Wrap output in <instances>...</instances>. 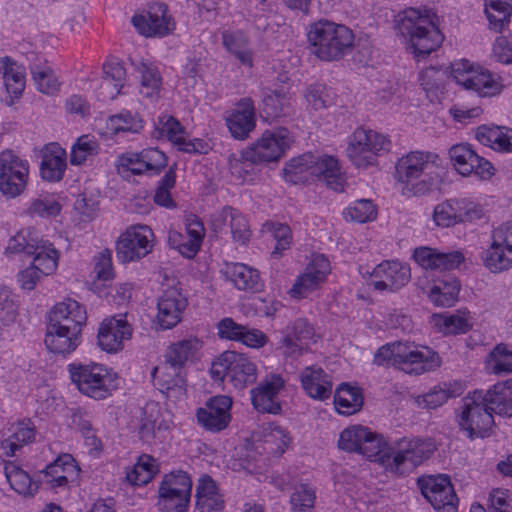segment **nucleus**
<instances>
[{
	"instance_id": "obj_1",
	"label": "nucleus",
	"mask_w": 512,
	"mask_h": 512,
	"mask_svg": "<svg viewBox=\"0 0 512 512\" xmlns=\"http://www.w3.org/2000/svg\"><path fill=\"white\" fill-rule=\"evenodd\" d=\"M284 179L293 184L324 180L329 188L343 192L345 177L339 161L333 156L303 154L292 158L283 168Z\"/></svg>"
},
{
	"instance_id": "obj_2",
	"label": "nucleus",
	"mask_w": 512,
	"mask_h": 512,
	"mask_svg": "<svg viewBox=\"0 0 512 512\" xmlns=\"http://www.w3.org/2000/svg\"><path fill=\"white\" fill-rule=\"evenodd\" d=\"M491 389L475 390L462 399L458 414L460 430L473 440L490 436L495 425L493 413L498 414L497 402L490 395Z\"/></svg>"
},
{
	"instance_id": "obj_3",
	"label": "nucleus",
	"mask_w": 512,
	"mask_h": 512,
	"mask_svg": "<svg viewBox=\"0 0 512 512\" xmlns=\"http://www.w3.org/2000/svg\"><path fill=\"white\" fill-rule=\"evenodd\" d=\"M397 29L409 38L410 47L419 61L435 51L443 41V35L434 23L433 16L422 14L414 8L406 9L397 21Z\"/></svg>"
},
{
	"instance_id": "obj_4",
	"label": "nucleus",
	"mask_w": 512,
	"mask_h": 512,
	"mask_svg": "<svg viewBox=\"0 0 512 512\" xmlns=\"http://www.w3.org/2000/svg\"><path fill=\"white\" fill-rule=\"evenodd\" d=\"M307 38L312 53L323 61L341 59L354 42L353 32L348 27L328 20L311 24Z\"/></svg>"
},
{
	"instance_id": "obj_5",
	"label": "nucleus",
	"mask_w": 512,
	"mask_h": 512,
	"mask_svg": "<svg viewBox=\"0 0 512 512\" xmlns=\"http://www.w3.org/2000/svg\"><path fill=\"white\" fill-rule=\"evenodd\" d=\"M435 450L434 445L420 438H402L393 446H386L380 454L378 462L389 473L406 475L430 458Z\"/></svg>"
},
{
	"instance_id": "obj_6",
	"label": "nucleus",
	"mask_w": 512,
	"mask_h": 512,
	"mask_svg": "<svg viewBox=\"0 0 512 512\" xmlns=\"http://www.w3.org/2000/svg\"><path fill=\"white\" fill-rule=\"evenodd\" d=\"M67 369L78 391L94 400L107 399L118 388L117 374L103 364L70 363Z\"/></svg>"
},
{
	"instance_id": "obj_7",
	"label": "nucleus",
	"mask_w": 512,
	"mask_h": 512,
	"mask_svg": "<svg viewBox=\"0 0 512 512\" xmlns=\"http://www.w3.org/2000/svg\"><path fill=\"white\" fill-rule=\"evenodd\" d=\"M209 372L214 381L227 380L240 391L254 384L258 377L257 365L251 358L230 350L224 351L213 360Z\"/></svg>"
},
{
	"instance_id": "obj_8",
	"label": "nucleus",
	"mask_w": 512,
	"mask_h": 512,
	"mask_svg": "<svg viewBox=\"0 0 512 512\" xmlns=\"http://www.w3.org/2000/svg\"><path fill=\"white\" fill-rule=\"evenodd\" d=\"M390 138L378 131L357 128L348 138L346 154L357 168H368L377 164V159L390 152Z\"/></svg>"
},
{
	"instance_id": "obj_9",
	"label": "nucleus",
	"mask_w": 512,
	"mask_h": 512,
	"mask_svg": "<svg viewBox=\"0 0 512 512\" xmlns=\"http://www.w3.org/2000/svg\"><path fill=\"white\" fill-rule=\"evenodd\" d=\"M437 159L438 156L432 152L412 151L397 161L395 179L402 185L403 196L422 195L430 190V184L419 179Z\"/></svg>"
},
{
	"instance_id": "obj_10",
	"label": "nucleus",
	"mask_w": 512,
	"mask_h": 512,
	"mask_svg": "<svg viewBox=\"0 0 512 512\" xmlns=\"http://www.w3.org/2000/svg\"><path fill=\"white\" fill-rule=\"evenodd\" d=\"M450 76L460 86L475 91L482 97L501 92L502 85L488 70L475 66L466 59L451 63Z\"/></svg>"
},
{
	"instance_id": "obj_11",
	"label": "nucleus",
	"mask_w": 512,
	"mask_h": 512,
	"mask_svg": "<svg viewBox=\"0 0 512 512\" xmlns=\"http://www.w3.org/2000/svg\"><path fill=\"white\" fill-rule=\"evenodd\" d=\"M192 481L184 471L166 474L158 489L157 506L161 512H187Z\"/></svg>"
},
{
	"instance_id": "obj_12",
	"label": "nucleus",
	"mask_w": 512,
	"mask_h": 512,
	"mask_svg": "<svg viewBox=\"0 0 512 512\" xmlns=\"http://www.w3.org/2000/svg\"><path fill=\"white\" fill-rule=\"evenodd\" d=\"M154 233L147 225L129 226L120 234L115 244L116 257L120 263L136 262L153 250Z\"/></svg>"
},
{
	"instance_id": "obj_13",
	"label": "nucleus",
	"mask_w": 512,
	"mask_h": 512,
	"mask_svg": "<svg viewBox=\"0 0 512 512\" xmlns=\"http://www.w3.org/2000/svg\"><path fill=\"white\" fill-rule=\"evenodd\" d=\"M386 446L387 441L383 435L362 425H353L344 429L338 440V447L341 450L358 453L375 461H378Z\"/></svg>"
},
{
	"instance_id": "obj_14",
	"label": "nucleus",
	"mask_w": 512,
	"mask_h": 512,
	"mask_svg": "<svg viewBox=\"0 0 512 512\" xmlns=\"http://www.w3.org/2000/svg\"><path fill=\"white\" fill-rule=\"evenodd\" d=\"M29 179V163L12 150L0 153V192L9 199L20 196Z\"/></svg>"
},
{
	"instance_id": "obj_15",
	"label": "nucleus",
	"mask_w": 512,
	"mask_h": 512,
	"mask_svg": "<svg viewBox=\"0 0 512 512\" xmlns=\"http://www.w3.org/2000/svg\"><path fill=\"white\" fill-rule=\"evenodd\" d=\"M396 366L408 374L420 375L440 366L439 355L427 347L403 342L392 343Z\"/></svg>"
},
{
	"instance_id": "obj_16",
	"label": "nucleus",
	"mask_w": 512,
	"mask_h": 512,
	"mask_svg": "<svg viewBox=\"0 0 512 512\" xmlns=\"http://www.w3.org/2000/svg\"><path fill=\"white\" fill-rule=\"evenodd\" d=\"M491 238L483 256L485 266L493 273L508 270L512 267V221L494 228Z\"/></svg>"
},
{
	"instance_id": "obj_17",
	"label": "nucleus",
	"mask_w": 512,
	"mask_h": 512,
	"mask_svg": "<svg viewBox=\"0 0 512 512\" xmlns=\"http://www.w3.org/2000/svg\"><path fill=\"white\" fill-rule=\"evenodd\" d=\"M292 142L291 133L284 127L266 130L248 148V154L253 155L258 163L278 161L290 148Z\"/></svg>"
},
{
	"instance_id": "obj_18",
	"label": "nucleus",
	"mask_w": 512,
	"mask_h": 512,
	"mask_svg": "<svg viewBox=\"0 0 512 512\" xmlns=\"http://www.w3.org/2000/svg\"><path fill=\"white\" fill-rule=\"evenodd\" d=\"M131 22L145 37H165L174 31L176 25L167 5L160 2L149 4L147 11L134 15Z\"/></svg>"
},
{
	"instance_id": "obj_19",
	"label": "nucleus",
	"mask_w": 512,
	"mask_h": 512,
	"mask_svg": "<svg viewBox=\"0 0 512 512\" xmlns=\"http://www.w3.org/2000/svg\"><path fill=\"white\" fill-rule=\"evenodd\" d=\"M450 160L456 171L462 176L475 175L487 180L494 175L490 161L478 155L469 144H456L449 149Z\"/></svg>"
},
{
	"instance_id": "obj_20",
	"label": "nucleus",
	"mask_w": 512,
	"mask_h": 512,
	"mask_svg": "<svg viewBox=\"0 0 512 512\" xmlns=\"http://www.w3.org/2000/svg\"><path fill=\"white\" fill-rule=\"evenodd\" d=\"M421 492L437 512H456L458 498L447 475L419 480Z\"/></svg>"
},
{
	"instance_id": "obj_21",
	"label": "nucleus",
	"mask_w": 512,
	"mask_h": 512,
	"mask_svg": "<svg viewBox=\"0 0 512 512\" xmlns=\"http://www.w3.org/2000/svg\"><path fill=\"white\" fill-rule=\"evenodd\" d=\"M331 271L329 260L322 254L315 255L304 272L300 274L289 290L292 298L302 299L319 290Z\"/></svg>"
},
{
	"instance_id": "obj_22",
	"label": "nucleus",
	"mask_w": 512,
	"mask_h": 512,
	"mask_svg": "<svg viewBox=\"0 0 512 512\" xmlns=\"http://www.w3.org/2000/svg\"><path fill=\"white\" fill-rule=\"evenodd\" d=\"M232 398L218 395L210 398L203 407L196 410L198 425L209 432H220L231 421Z\"/></svg>"
},
{
	"instance_id": "obj_23",
	"label": "nucleus",
	"mask_w": 512,
	"mask_h": 512,
	"mask_svg": "<svg viewBox=\"0 0 512 512\" xmlns=\"http://www.w3.org/2000/svg\"><path fill=\"white\" fill-rule=\"evenodd\" d=\"M80 468L70 454L59 455L41 472V482L54 492L67 490L69 484L78 478Z\"/></svg>"
},
{
	"instance_id": "obj_24",
	"label": "nucleus",
	"mask_w": 512,
	"mask_h": 512,
	"mask_svg": "<svg viewBox=\"0 0 512 512\" xmlns=\"http://www.w3.org/2000/svg\"><path fill=\"white\" fill-rule=\"evenodd\" d=\"M370 285L378 291L396 292L406 286L411 279V270L408 264L398 260H386L378 264L373 270Z\"/></svg>"
},
{
	"instance_id": "obj_25",
	"label": "nucleus",
	"mask_w": 512,
	"mask_h": 512,
	"mask_svg": "<svg viewBox=\"0 0 512 512\" xmlns=\"http://www.w3.org/2000/svg\"><path fill=\"white\" fill-rule=\"evenodd\" d=\"M133 328L127 320L126 314H119L105 319L98 330V345L109 353L117 352L123 348V343L131 339Z\"/></svg>"
},
{
	"instance_id": "obj_26",
	"label": "nucleus",
	"mask_w": 512,
	"mask_h": 512,
	"mask_svg": "<svg viewBox=\"0 0 512 512\" xmlns=\"http://www.w3.org/2000/svg\"><path fill=\"white\" fill-rule=\"evenodd\" d=\"M284 389V380L280 375L273 374L263 379L255 388L251 389V402L255 410L260 413L280 414V392Z\"/></svg>"
},
{
	"instance_id": "obj_27",
	"label": "nucleus",
	"mask_w": 512,
	"mask_h": 512,
	"mask_svg": "<svg viewBox=\"0 0 512 512\" xmlns=\"http://www.w3.org/2000/svg\"><path fill=\"white\" fill-rule=\"evenodd\" d=\"M205 228L203 223L197 217L193 216L187 219L185 232L169 230L167 241L171 248L177 250L184 257L191 259L200 250Z\"/></svg>"
},
{
	"instance_id": "obj_28",
	"label": "nucleus",
	"mask_w": 512,
	"mask_h": 512,
	"mask_svg": "<svg viewBox=\"0 0 512 512\" xmlns=\"http://www.w3.org/2000/svg\"><path fill=\"white\" fill-rule=\"evenodd\" d=\"M212 226L215 232H229L233 241L239 245H245L251 237L247 218L231 206H225L214 216Z\"/></svg>"
},
{
	"instance_id": "obj_29",
	"label": "nucleus",
	"mask_w": 512,
	"mask_h": 512,
	"mask_svg": "<svg viewBox=\"0 0 512 512\" xmlns=\"http://www.w3.org/2000/svg\"><path fill=\"white\" fill-rule=\"evenodd\" d=\"M187 305L186 297L178 288L169 287L164 290L157 303L156 318L160 328L167 330L175 327L181 321Z\"/></svg>"
},
{
	"instance_id": "obj_30",
	"label": "nucleus",
	"mask_w": 512,
	"mask_h": 512,
	"mask_svg": "<svg viewBox=\"0 0 512 512\" xmlns=\"http://www.w3.org/2000/svg\"><path fill=\"white\" fill-rule=\"evenodd\" d=\"M154 385L167 398L181 399L186 394V377L181 369L168 361L155 367L151 373Z\"/></svg>"
},
{
	"instance_id": "obj_31",
	"label": "nucleus",
	"mask_w": 512,
	"mask_h": 512,
	"mask_svg": "<svg viewBox=\"0 0 512 512\" xmlns=\"http://www.w3.org/2000/svg\"><path fill=\"white\" fill-rule=\"evenodd\" d=\"M86 321L85 307L76 300L68 298L51 309L47 324L66 330L75 328V332L81 333Z\"/></svg>"
},
{
	"instance_id": "obj_32",
	"label": "nucleus",
	"mask_w": 512,
	"mask_h": 512,
	"mask_svg": "<svg viewBox=\"0 0 512 512\" xmlns=\"http://www.w3.org/2000/svg\"><path fill=\"white\" fill-rule=\"evenodd\" d=\"M120 163L133 174H159L167 165V157L158 148H147L137 153L123 154Z\"/></svg>"
},
{
	"instance_id": "obj_33",
	"label": "nucleus",
	"mask_w": 512,
	"mask_h": 512,
	"mask_svg": "<svg viewBox=\"0 0 512 512\" xmlns=\"http://www.w3.org/2000/svg\"><path fill=\"white\" fill-rule=\"evenodd\" d=\"M225 121L234 139H247L256 126L254 101L249 97L242 98L237 107L227 114Z\"/></svg>"
},
{
	"instance_id": "obj_34",
	"label": "nucleus",
	"mask_w": 512,
	"mask_h": 512,
	"mask_svg": "<svg viewBox=\"0 0 512 512\" xmlns=\"http://www.w3.org/2000/svg\"><path fill=\"white\" fill-rule=\"evenodd\" d=\"M316 342L314 327L305 318H298L291 322L285 330L283 338L284 354L299 356Z\"/></svg>"
},
{
	"instance_id": "obj_35",
	"label": "nucleus",
	"mask_w": 512,
	"mask_h": 512,
	"mask_svg": "<svg viewBox=\"0 0 512 512\" xmlns=\"http://www.w3.org/2000/svg\"><path fill=\"white\" fill-rule=\"evenodd\" d=\"M35 426L30 420H21L10 423L3 431L0 443V455L12 457L24 445L34 441Z\"/></svg>"
},
{
	"instance_id": "obj_36",
	"label": "nucleus",
	"mask_w": 512,
	"mask_h": 512,
	"mask_svg": "<svg viewBox=\"0 0 512 512\" xmlns=\"http://www.w3.org/2000/svg\"><path fill=\"white\" fill-rule=\"evenodd\" d=\"M221 273L238 290L258 293L264 288L259 271L246 264L237 262L225 263Z\"/></svg>"
},
{
	"instance_id": "obj_37",
	"label": "nucleus",
	"mask_w": 512,
	"mask_h": 512,
	"mask_svg": "<svg viewBox=\"0 0 512 512\" xmlns=\"http://www.w3.org/2000/svg\"><path fill=\"white\" fill-rule=\"evenodd\" d=\"M413 258L424 269L440 271L455 269L464 261L459 251L445 253L426 246L416 248Z\"/></svg>"
},
{
	"instance_id": "obj_38",
	"label": "nucleus",
	"mask_w": 512,
	"mask_h": 512,
	"mask_svg": "<svg viewBox=\"0 0 512 512\" xmlns=\"http://www.w3.org/2000/svg\"><path fill=\"white\" fill-rule=\"evenodd\" d=\"M26 59L37 90L46 95H55L61 83L47 60L35 52H29Z\"/></svg>"
},
{
	"instance_id": "obj_39",
	"label": "nucleus",
	"mask_w": 512,
	"mask_h": 512,
	"mask_svg": "<svg viewBox=\"0 0 512 512\" xmlns=\"http://www.w3.org/2000/svg\"><path fill=\"white\" fill-rule=\"evenodd\" d=\"M67 168V153L57 143H50L43 149L40 175L43 180L59 182Z\"/></svg>"
},
{
	"instance_id": "obj_40",
	"label": "nucleus",
	"mask_w": 512,
	"mask_h": 512,
	"mask_svg": "<svg viewBox=\"0 0 512 512\" xmlns=\"http://www.w3.org/2000/svg\"><path fill=\"white\" fill-rule=\"evenodd\" d=\"M44 342L49 351L68 355L80 345L81 333L75 332V328L66 330L47 324Z\"/></svg>"
},
{
	"instance_id": "obj_41",
	"label": "nucleus",
	"mask_w": 512,
	"mask_h": 512,
	"mask_svg": "<svg viewBox=\"0 0 512 512\" xmlns=\"http://www.w3.org/2000/svg\"><path fill=\"white\" fill-rule=\"evenodd\" d=\"M306 394L315 400H326L332 393V382L325 371L316 366L306 367L300 376Z\"/></svg>"
},
{
	"instance_id": "obj_42",
	"label": "nucleus",
	"mask_w": 512,
	"mask_h": 512,
	"mask_svg": "<svg viewBox=\"0 0 512 512\" xmlns=\"http://www.w3.org/2000/svg\"><path fill=\"white\" fill-rule=\"evenodd\" d=\"M160 134L166 137L178 150L186 153L200 152L201 141L198 139L187 140L185 130L180 122L172 116L159 118Z\"/></svg>"
},
{
	"instance_id": "obj_43",
	"label": "nucleus",
	"mask_w": 512,
	"mask_h": 512,
	"mask_svg": "<svg viewBox=\"0 0 512 512\" xmlns=\"http://www.w3.org/2000/svg\"><path fill=\"white\" fill-rule=\"evenodd\" d=\"M262 111L268 118L287 116L292 111V97L285 87L262 89Z\"/></svg>"
},
{
	"instance_id": "obj_44",
	"label": "nucleus",
	"mask_w": 512,
	"mask_h": 512,
	"mask_svg": "<svg viewBox=\"0 0 512 512\" xmlns=\"http://www.w3.org/2000/svg\"><path fill=\"white\" fill-rule=\"evenodd\" d=\"M476 139L497 152L512 153V129L505 126L482 125L476 129Z\"/></svg>"
},
{
	"instance_id": "obj_45",
	"label": "nucleus",
	"mask_w": 512,
	"mask_h": 512,
	"mask_svg": "<svg viewBox=\"0 0 512 512\" xmlns=\"http://www.w3.org/2000/svg\"><path fill=\"white\" fill-rule=\"evenodd\" d=\"M223 495L215 481L208 475L202 476L196 488V507L200 512H221L224 508Z\"/></svg>"
},
{
	"instance_id": "obj_46",
	"label": "nucleus",
	"mask_w": 512,
	"mask_h": 512,
	"mask_svg": "<svg viewBox=\"0 0 512 512\" xmlns=\"http://www.w3.org/2000/svg\"><path fill=\"white\" fill-rule=\"evenodd\" d=\"M222 44L242 66L247 68L253 67L254 52L251 48L249 37L243 31H224L222 33Z\"/></svg>"
},
{
	"instance_id": "obj_47",
	"label": "nucleus",
	"mask_w": 512,
	"mask_h": 512,
	"mask_svg": "<svg viewBox=\"0 0 512 512\" xmlns=\"http://www.w3.org/2000/svg\"><path fill=\"white\" fill-rule=\"evenodd\" d=\"M464 391L463 385L458 381L441 383L431 390L415 398L419 408L436 409L442 406L450 398L459 397Z\"/></svg>"
},
{
	"instance_id": "obj_48",
	"label": "nucleus",
	"mask_w": 512,
	"mask_h": 512,
	"mask_svg": "<svg viewBox=\"0 0 512 512\" xmlns=\"http://www.w3.org/2000/svg\"><path fill=\"white\" fill-rule=\"evenodd\" d=\"M459 292V281L448 275L434 282L428 292V298L436 306L451 307L457 301Z\"/></svg>"
},
{
	"instance_id": "obj_49",
	"label": "nucleus",
	"mask_w": 512,
	"mask_h": 512,
	"mask_svg": "<svg viewBox=\"0 0 512 512\" xmlns=\"http://www.w3.org/2000/svg\"><path fill=\"white\" fill-rule=\"evenodd\" d=\"M202 344V341L197 337L182 339L168 347L165 353V360L184 369V365L196 356Z\"/></svg>"
},
{
	"instance_id": "obj_50",
	"label": "nucleus",
	"mask_w": 512,
	"mask_h": 512,
	"mask_svg": "<svg viewBox=\"0 0 512 512\" xmlns=\"http://www.w3.org/2000/svg\"><path fill=\"white\" fill-rule=\"evenodd\" d=\"M363 401L361 390L346 383L341 384L334 395L335 409L339 414L346 416L360 411Z\"/></svg>"
},
{
	"instance_id": "obj_51",
	"label": "nucleus",
	"mask_w": 512,
	"mask_h": 512,
	"mask_svg": "<svg viewBox=\"0 0 512 512\" xmlns=\"http://www.w3.org/2000/svg\"><path fill=\"white\" fill-rule=\"evenodd\" d=\"M4 469L10 487L19 495L33 496L38 491L37 482L33 481L30 475L14 462H7Z\"/></svg>"
},
{
	"instance_id": "obj_52",
	"label": "nucleus",
	"mask_w": 512,
	"mask_h": 512,
	"mask_svg": "<svg viewBox=\"0 0 512 512\" xmlns=\"http://www.w3.org/2000/svg\"><path fill=\"white\" fill-rule=\"evenodd\" d=\"M158 472L157 461L150 455L143 454L138 461L126 471V480L134 486L149 483Z\"/></svg>"
},
{
	"instance_id": "obj_53",
	"label": "nucleus",
	"mask_w": 512,
	"mask_h": 512,
	"mask_svg": "<svg viewBox=\"0 0 512 512\" xmlns=\"http://www.w3.org/2000/svg\"><path fill=\"white\" fill-rule=\"evenodd\" d=\"M34 256L32 264L38 268L43 275H50L56 271L59 261V252L52 243L47 240L40 239L37 249L32 253Z\"/></svg>"
},
{
	"instance_id": "obj_54",
	"label": "nucleus",
	"mask_w": 512,
	"mask_h": 512,
	"mask_svg": "<svg viewBox=\"0 0 512 512\" xmlns=\"http://www.w3.org/2000/svg\"><path fill=\"white\" fill-rule=\"evenodd\" d=\"M40 239L41 237L35 230L30 228L22 229L9 239L5 253L7 255L24 253L31 256L35 249H37Z\"/></svg>"
},
{
	"instance_id": "obj_55",
	"label": "nucleus",
	"mask_w": 512,
	"mask_h": 512,
	"mask_svg": "<svg viewBox=\"0 0 512 512\" xmlns=\"http://www.w3.org/2000/svg\"><path fill=\"white\" fill-rule=\"evenodd\" d=\"M435 324L444 334H463L472 327L471 317L466 311L434 316Z\"/></svg>"
},
{
	"instance_id": "obj_56",
	"label": "nucleus",
	"mask_w": 512,
	"mask_h": 512,
	"mask_svg": "<svg viewBox=\"0 0 512 512\" xmlns=\"http://www.w3.org/2000/svg\"><path fill=\"white\" fill-rule=\"evenodd\" d=\"M486 366L495 375L512 373V348L507 344H497L486 357Z\"/></svg>"
},
{
	"instance_id": "obj_57",
	"label": "nucleus",
	"mask_w": 512,
	"mask_h": 512,
	"mask_svg": "<svg viewBox=\"0 0 512 512\" xmlns=\"http://www.w3.org/2000/svg\"><path fill=\"white\" fill-rule=\"evenodd\" d=\"M137 71L140 74V93L147 98L158 95L162 85V78L157 67L141 62L137 66Z\"/></svg>"
},
{
	"instance_id": "obj_58",
	"label": "nucleus",
	"mask_w": 512,
	"mask_h": 512,
	"mask_svg": "<svg viewBox=\"0 0 512 512\" xmlns=\"http://www.w3.org/2000/svg\"><path fill=\"white\" fill-rule=\"evenodd\" d=\"M264 443L268 453L282 455L291 443V437L286 428L276 423H270L266 428Z\"/></svg>"
},
{
	"instance_id": "obj_59",
	"label": "nucleus",
	"mask_w": 512,
	"mask_h": 512,
	"mask_svg": "<svg viewBox=\"0 0 512 512\" xmlns=\"http://www.w3.org/2000/svg\"><path fill=\"white\" fill-rule=\"evenodd\" d=\"M263 231L268 233L276 242V245L271 252V255L274 258L281 257L285 250L290 249L293 238L291 229L288 225L269 221L263 225Z\"/></svg>"
},
{
	"instance_id": "obj_60",
	"label": "nucleus",
	"mask_w": 512,
	"mask_h": 512,
	"mask_svg": "<svg viewBox=\"0 0 512 512\" xmlns=\"http://www.w3.org/2000/svg\"><path fill=\"white\" fill-rule=\"evenodd\" d=\"M0 63L4 68L3 79L7 92L15 97L19 96L25 88V73L23 69L11 62L8 57L1 59Z\"/></svg>"
},
{
	"instance_id": "obj_61",
	"label": "nucleus",
	"mask_w": 512,
	"mask_h": 512,
	"mask_svg": "<svg viewBox=\"0 0 512 512\" xmlns=\"http://www.w3.org/2000/svg\"><path fill=\"white\" fill-rule=\"evenodd\" d=\"M99 152L98 142L89 135L79 137L71 148L70 163L72 165H82L89 158L94 157Z\"/></svg>"
},
{
	"instance_id": "obj_62",
	"label": "nucleus",
	"mask_w": 512,
	"mask_h": 512,
	"mask_svg": "<svg viewBox=\"0 0 512 512\" xmlns=\"http://www.w3.org/2000/svg\"><path fill=\"white\" fill-rule=\"evenodd\" d=\"M343 216L346 220L358 223L370 222L376 219L377 207L371 200H356L344 209Z\"/></svg>"
},
{
	"instance_id": "obj_63",
	"label": "nucleus",
	"mask_w": 512,
	"mask_h": 512,
	"mask_svg": "<svg viewBox=\"0 0 512 512\" xmlns=\"http://www.w3.org/2000/svg\"><path fill=\"white\" fill-rule=\"evenodd\" d=\"M490 389V395L497 402L498 415L512 417V378L497 382Z\"/></svg>"
},
{
	"instance_id": "obj_64",
	"label": "nucleus",
	"mask_w": 512,
	"mask_h": 512,
	"mask_svg": "<svg viewBox=\"0 0 512 512\" xmlns=\"http://www.w3.org/2000/svg\"><path fill=\"white\" fill-rule=\"evenodd\" d=\"M315 500V489L306 484H301L291 494V509L293 512H314Z\"/></svg>"
}]
</instances>
